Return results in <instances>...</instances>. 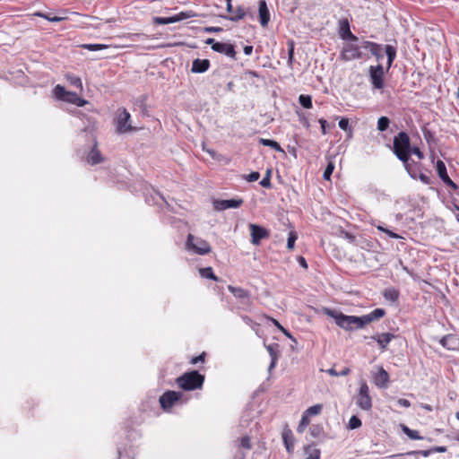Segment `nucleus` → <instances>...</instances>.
<instances>
[{"mask_svg": "<svg viewBox=\"0 0 459 459\" xmlns=\"http://www.w3.org/2000/svg\"><path fill=\"white\" fill-rule=\"evenodd\" d=\"M324 313L333 318L336 325L345 331H353L365 327L361 316H347L330 308H325Z\"/></svg>", "mask_w": 459, "mask_h": 459, "instance_id": "nucleus-1", "label": "nucleus"}, {"mask_svg": "<svg viewBox=\"0 0 459 459\" xmlns=\"http://www.w3.org/2000/svg\"><path fill=\"white\" fill-rule=\"evenodd\" d=\"M205 377L196 370L186 372L176 378V384L184 391H195L204 385Z\"/></svg>", "mask_w": 459, "mask_h": 459, "instance_id": "nucleus-2", "label": "nucleus"}, {"mask_svg": "<svg viewBox=\"0 0 459 459\" xmlns=\"http://www.w3.org/2000/svg\"><path fill=\"white\" fill-rule=\"evenodd\" d=\"M394 152L403 163H407L411 156V142L405 132H400L394 138Z\"/></svg>", "mask_w": 459, "mask_h": 459, "instance_id": "nucleus-3", "label": "nucleus"}, {"mask_svg": "<svg viewBox=\"0 0 459 459\" xmlns=\"http://www.w3.org/2000/svg\"><path fill=\"white\" fill-rule=\"evenodd\" d=\"M186 247L187 250L193 251L194 253L201 255L211 252V246L206 240L200 238H195L192 234H188Z\"/></svg>", "mask_w": 459, "mask_h": 459, "instance_id": "nucleus-4", "label": "nucleus"}, {"mask_svg": "<svg viewBox=\"0 0 459 459\" xmlns=\"http://www.w3.org/2000/svg\"><path fill=\"white\" fill-rule=\"evenodd\" d=\"M341 59L344 61H351L354 59H359L364 56V54L359 50V43L347 40L342 47L341 51Z\"/></svg>", "mask_w": 459, "mask_h": 459, "instance_id": "nucleus-5", "label": "nucleus"}, {"mask_svg": "<svg viewBox=\"0 0 459 459\" xmlns=\"http://www.w3.org/2000/svg\"><path fill=\"white\" fill-rule=\"evenodd\" d=\"M53 94L57 100L74 104L78 107H82L87 103L77 93L68 91L65 88H55Z\"/></svg>", "mask_w": 459, "mask_h": 459, "instance_id": "nucleus-6", "label": "nucleus"}, {"mask_svg": "<svg viewBox=\"0 0 459 459\" xmlns=\"http://www.w3.org/2000/svg\"><path fill=\"white\" fill-rule=\"evenodd\" d=\"M356 404L363 411H370L372 408V400L369 395V388L366 382H363L356 396Z\"/></svg>", "mask_w": 459, "mask_h": 459, "instance_id": "nucleus-7", "label": "nucleus"}, {"mask_svg": "<svg viewBox=\"0 0 459 459\" xmlns=\"http://www.w3.org/2000/svg\"><path fill=\"white\" fill-rule=\"evenodd\" d=\"M182 397L183 394L181 392L170 390L166 391L159 399L160 407L163 411H169L171 408L182 399Z\"/></svg>", "mask_w": 459, "mask_h": 459, "instance_id": "nucleus-8", "label": "nucleus"}, {"mask_svg": "<svg viewBox=\"0 0 459 459\" xmlns=\"http://www.w3.org/2000/svg\"><path fill=\"white\" fill-rule=\"evenodd\" d=\"M196 14L193 11L180 12L179 13L171 17H155L154 23L160 25H166L169 23L178 22L186 19L195 17Z\"/></svg>", "mask_w": 459, "mask_h": 459, "instance_id": "nucleus-9", "label": "nucleus"}, {"mask_svg": "<svg viewBox=\"0 0 459 459\" xmlns=\"http://www.w3.org/2000/svg\"><path fill=\"white\" fill-rule=\"evenodd\" d=\"M130 114L127 112L126 108H123L118 112L116 119L117 133L124 134L134 129V127L130 124H128Z\"/></svg>", "mask_w": 459, "mask_h": 459, "instance_id": "nucleus-10", "label": "nucleus"}, {"mask_svg": "<svg viewBox=\"0 0 459 459\" xmlns=\"http://www.w3.org/2000/svg\"><path fill=\"white\" fill-rule=\"evenodd\" d=\"M338 33L340 38L344 41L351 40L353 42H359V38L351 31L350 22L346 18L339 21Z\"/></svg>", "mask_w": 459, "mask_h": 459, "instance_id": "nucleus-11", "label": "nucleus"}, {"mask_svg": "<svg viewBox=\"0 0 459 459\" xmlns=\"http://www.w3.org/2000/svg\"><path fill=\"white\" fill-rule=\"evenodd\" d=\"M249 230L251 234V242L255 246H258L263 238H266L270 235L268 230L256 224H250Z\"/></svg>", "mask_w": 459, "mask_h": 459, "instance_id": "nucleus-12", "label": "nucleus"}, {"mask_svg": "<svg viewBox=\"0 0 459 459\" xmlns=\"http://www.w3.org/2000/svg\"><path fill=\"white\" fill-rule=\"evenodd\" d=\"M244 201L242 198H234L230 200H215L213 202V207L217 211H224L231 208H238L243 204Z\"/></svg>", "mask_w": 459, "mask_h": 459, "instance_id": "nucleus-13", "label": "nucleus"}, {"mask_svg": "<svg viewBox=\"0 0 459 459\" xmlns=\"http://www.w3.org/2000/svg\"><path fill=\"white\" fill-rule=\"evenodd\" d=\"M369 76L373 86H383L384 68L382 65L370 66Z\"/></svg>", "mask_w": 459, "mask_h": 459, "instance_id": "nucleus-14", "label": "nucleus"}, {"mask_svg": "<svg viewBox=\"0 0 459 459\" xmlns=\"http://www.w3.org/2000/svg\"><path fill=\"white\" fill-rule=\"evenodd\" d=\"M437 171L439 178L443 180V182L446 186L452 187L453 189L457 188L456 184L449 178L447 171H446V167L442 160H437Z\"/></svg>", "mask_w": 459, "mask_h": 459, "instance_id": "nucleus-15", "label": "nucleus"}, {"mask_svg": "<svg viewBox=\"0 0 459 459\" xmlns=\"http://www.w3.org/2000/svg\"><path fill=\"white\" fill-rule=\"evenodd\" d=\"M281 437L287 452L289 454H292L294 450L295 438L291 429L288 426L283 429Z\"/></svg>", "mask_w": 459, "mask_h": 459, "instance_id": "nucleus-16", "label": "nucleus"}, {"mask_svg": "<svg viewBox=\"0 0 459 459\" xmlns=\"http://www.w3.org/2000/svg\"><path fill=\"white\" fill-rule=\"evenodd\" d=\"M212 49L233 59L236 58V52L232 44L219 42L212 46Z\"/></svg>", "mask_w": 459, "mask_h": 459, "instance_id": "nucleus-17", "label": "nucleus"}, {"mask_svg": "<svg viewBox=\"0 0 459 459\" xmlns=\"http://www.w3.org/2000/svg\"><path fill=\"white\" fill-rule=\"evenodd\" d=\"M374 384L380 388H386L389 383V374L383 368L373 376Z\"/></svg>", "mask_w": 459, "mask_h": 459, "instance_id": "nucleus-18", "label": "nucleus"}, {"mask_svg": "<svg viewBox=\"0 0 459 459\" xmlns=\"http://www.w3.org/2000/svg\"><path fill=\"white\" fill-rule=\"evenodd\" d=\"M394 337L395 336L393 333H377V334L372 336L371 338L377 342V344L380 346V348L382 350H386L388 344L391 342V341L393 339H394Z\"/></svg>", "mask_w": 459, "mask_h": 459, "instance_id": "nucleus-19", "label": "nucleus"}, {"mask_svg": "<svg viewBox=\"0 0 459 459\" xmlns=\"http://www.w3.org/2000/svg\"><path fill=\"white\" fill-rule=\"evenodd\" d=\"M258 13L260 23L263 27H265L270 21V13L267 7V4L264 0H261L259 2Z\"/></svg>", "mask_w": 459, "mask_h": 459, "instance_id": "nucleus-20", "label": "nucleus"}, {"mask_svg": "<svg viewBox=\"0 0 459 459\" xmlns=\"http://www.w3.org/2000/svg\"><path fill=\"white\" fill-rule=\"evenodd\" d=\"M385 315V311L383 308H376L368 315L362 316V321L364 324V326L370 324L371 322L377 320L381 317H383Z\"/></svg>", "mask_w": 459, "mask_h": 459, "instance_id": "nucleus-21", "label": "nucleus"}, {"mask_svg": "<svg viewBox=\"0 0 459 459\" xmlns=\"http://www.w3.org/2000/svg\"><path fill=\"white\" fill-rule=\"evenodd\" d=\"M88 163L91 165H96L103 161V157L100 152L98 150V143H95L91 152L87 156Z\"/></svg>", "mask_w": 459, "mask_h": 459, "instance_id": "nucleus-22", "label": "nucleus"}, {"mask_svg": "<svg viewBox=\"0 0 459 459\" xmlns=\"http://www.w3.org/2000/svg\"><path fill=\"white\" fill-rule=\"evenodd\" d=\"M228 290L233 296L238 299H250V292L247 290H245L240 287H235L233 285H229Z\"/></svg>", "mask_w": 459, "mask_h": 459, "instance_id": "nucleus-23", "label": "nucleus"}, {"mask_svg": "<svg viewBox=\"0 0 459 459\" xmlns=\"http://www.w3.org/2000/svg\"><path fill=\"white\" fill-rule=\"evenodd\" d=\"M247 15H249L253 18V14L248 13V10L245 9L243 6H237L233 12V15L227 17L231 22H238L239 20L244 19Z\"/></svg>", "mask_w": 459, "mask_h": 459, "instance_id": "nucleus-24", "label": "nucleus"}, {"mask_svg": "<svg viewBox=\"0 0 459 459\" xmlns=\"http://www.w3.org/2000/svg\"><path fill=\"white\" fill-rule=\"evenodd\" d=\"M210 65V62L207 59H195L193 61L191 71L193 73H204Z\"/></svg>", "mask_w": 459, "mask_h": 459, "instance_id": "nucleus-25", "label": "nucleus"}, {"mask_svg": "<svg viewBox=\"0 0 459 459\" xmlns=\"http://www.w3.org/2000/svg\"><path fill=\"white\" fill-rule=\"evenodd\" d=\"M304 452L306 455L305 459H320L321 452L318 448L315 446V445H307L304 447Z\"/></svg>", "mask_w": 459, "mask_h": 459, "instance_id": "nucleus-26", "label": "nucleus"}, {"mask_svg": "<svg viewBox=\"0 0 459 459\" xmlns=\"http://www.w3.org/2000/svg\"><path fill=\"white\" fill-rule=\"evenodd\" d=\"M400 292L394 288H386L383 291V296L386 300L396 302L399 299Z\"/></svg>", "mask_w": 459, "mask_h": 459, "instance_id": "nucleus-27", "label": "nucleus"}, {"mask_svg": "<svg viewBox=\"0 0 459 459\" xmlns=\"http://www.w3.org/2000/svg\"><path fill=\"white\" fill-rule=\"evenodd\" d=\"M440 344L446 350H455V339L453 334H446L443 336L440 341Z\"/></svg>", "mask_w": 459, "mask_h": 459, "instance_id": "nucleus-28", "label": "nucleus"}, {"mask_svg": "<svg viewBox=\"0 0 459 459\" xmlns=\"http://www.w3.org/2000/svg\"><path fill=\"white\" fill-rule=\"evenodd\" d=\"M265 347H266V350L272 359L270 368H273L278 359L277 350H278L279 344L273 343V344L266 345Z\"/></svg>", "mask_w": 459, "mask_h": 459, "instance_id": "nucleus-29", "label": "nucleus"}, {"mask_svg": "<svg viewBox=\"0 0 459 459\" xmlns=\"http://www.w3.org/2000/svg\"><path fill=\"white\" fill-rule=\"evenodd\" d=\"M359 50H361L362 48L367 49L370 51L372 55H377L376 51L378 49V44L368 40L361 41L360 44H359Z\"/></svg>", "mask_w": 459, "mask_h": 459, "instance_id": "nucleus-30", "label": "nucleus"}, {"mask_svg": "<svg viewBox=\"0 0 459 459\" xmlns=\"http://www.w3.org/2000/svg\"><path fill=\"white\" fill-rule=\"evenodd\" d=\"M310 418L311 417H309L307 412H303L301 420L297 427L298 433L301 434L306 430L307 427L310 424Z\"/></svg>", "mask_w": 459, "mask_h": 459, "instance_id": "nucleus-31", "label": "nucleus"}, {"mask_svg": "<svg viewBox=\"0 0 459 459\" xmlns=\"http://www.w3.org/2000/svg\"><path fill=\"white\" fill-rule=\"evenodd\" d=\"M385 50L387 56V68H389L396 56V48L391 45H386Z\"/></svg>", "mask_w": 459, "mask_h": 459, "instance_id": "nucleus-32", "label": "nucleus"}, {"mask_svg": "<svg viewBox=\"0 0 459 459\" xmlns=\"http://www.w3.org/2000/svg\"><path fill=\"white\" fill-rule=\"evenodd\" d=\"M199 273L203 278L211 279L215 281H219V278L213 273L212 267L201 268L199 269Z\"/></svg>", "mask_w": 459, "mask_h": 459, "instance_id": "nucleus-33", "label": "nucleus"}, {"mask_svg": "<svg viewBox=\"0 0 459 459\" xmlns=\"http://www.w3.org/2000/svg\"><path fill=\"white\" fill-rule=\"evenodd\" d=\"M327 160H328V162H327V166L326 168L325 169V171H324V174H323V178L325 180H330L331 179V176L334 170V168H335V164L334 162L327 157Z\"/></svg>", "mask_w": 459, "mask_h": 459, "instance_id": "nucleus-34", "label": "nucleus"}, {"mask_svg": "<svg viewBox=\"0 0 459 459\" xmlns=\"http://www.w3.org/2000/svg\"><path fill=\"white\" fill-rule=\"evenodd\" d=\"M323 408H324V405L322 403H317V404H315V405L310 406L309 408H307L305 411V412H307V414L309 417L316 416V415H319L322 412Z\"/></svg>", "mask_w": 459, "mask_h": 459, "instance_id": "nucleus-35", "label": "nucleus"}, {"mask_svg": "<svg viewBox=\"0 0 459 459\" xmlns=\"http://www.w3.org/2000/svg\"><path fill=\"white\" fill-rule=\"evenodd\" d=\"M260 143L264 145V146H269L271 148H273V150L275 151H278V152H282V149L281 147V145L279 144V143H277L276 141L274 140H271V139H261L260 140Z\"/></svg>", "mask_w": 459, "mask_h": 459, "instance_id": "nucleus-36", "label": "nucleus"}, {"mask_svg": "<svg viewBox=\"0 0 459 459\" xmlns=\"http://www.w3.org/2000/svg\"><path fill=\"white\" fill-rule=\"evenodd\" d=\"M298 239V234L296 231L291 230L289 232L288 240H287V248L289 250H292L295 246V242Z\"/></svg>", "mask_w": 459, "mask_h": 459, "instance_id": "nucleus-37", "label": "nucleus"}, {"mask_svg": "<svg viewBox=\"0 0 459 459\" xmlns=\"http://www.w3.org/2000/svg\"><path fill=\"white\" fill-rule=\"evenodd\" d=\"M34 15L36 16H39V17H42L49 22H60L63 20L62 17H58V16H56V15H53L51 13H40V12H37L34 13Z\"/></svg>", "mask_w": 459, "mask_h": 459, "instance_id": "nucleus-38", "label": "nucleus"}, {"mask_svg": "<svg viewBox=\"0 0 459 459\" xmlns=\"http://www.w3.org/2000/svg\"><path fill=\"white\" fill-rule=\"evenodd\" d=\"M361 425H362V422L359 420V418L355 416V415H353V416L351 417L347 428L349 429H356L360 428Z\"/></svg>", "mask_w": 459, "mask_h": 459, "instance_id": "nucleus-39", "label": "nucleus"}, {"mask_svg": "<svg viewBox=\"0 0 459 459\" xmlns=\"http://www.w3.org/2000/svg\"><path fill=\"white\" fill-rule=\"evenodd\" d=\"M389 124H390V120L387 117H381L378 118V121H377V129L380 132H384L388 128Z\"/></svg>", "mask_w": 459, "mask_h": 459, "instance_id": "nucleus-40", "label": "nucleus"}, {"mask_svg": "<svg viewBox=\"0 0 459 459\" xmlns=\"http://www.w3.org/2000/svg\"><path fill=\"white\" fill-rule=\"evenodd\" d=\"M403 431L404 433L411 438V439H413V440H420L422 439L423 437L420 435L419 431L417 430H413V429H409L408 427H404L403 429Z\"/></svg>", "mask_w": 459, "mask_h": 459, "instance_id": "nucleus-41", "label": "nucleus"}, {"mask_svg": "<svg viewBox=\"0 0 459 459\" xmlns=\"http://www.w3.org/2000/svg\"><path fill=\"white\" fill-rule=\"evenodd\" d=\"M299 100L300 105L305 108H312V99L309 95H300Z\"/></svg>", "mask_w": 459, "mask_h": 459, "instance_id": "nucleus-42", "label": "nucleus"}, {"mask_svg": "<svg viewBox=\"0 0 459 459\" xmlns=\"http://www.w3.org/2000/svg\"><path fill=\"white\" fill-rule=\"evenodd\" d=\"M263 187L271 188V170H267L265 176L259 183Z\"/></svg>", "mask_w": 459, "mask_h": 459, "instance_id": "nucleus-43", "label": "nucleus"}, {"mask_svg": "<svg viewBox=\"0 0 459 459\" xmlns=\"http://www.w3.org/2000/svg\"><path fill=\"white\" fill-rule=\"evenodd\" d=\"M239 442L241 447L247 450H250L252 448L251 439L249 436H244L240 437Z\"/></svg>", "mask_w": 459, "mask_h": 459, "instance_id": "nucleus-44", "label": "nucleus"}, {"mask_svg": "<svg viewBox=\"0 0 459 459\" xmlns=\"http://www.w3.org/2000/svg\"><path fill=\"white\" fill-rule=\"evenodd\" d=\"M309 433L313 437H318L323 433V428L320 425H313L309 429Z\"/></svg>", "mask_w": 459, "mask_h": 459, "instance_id": "nucleus-45", "label": "nucleus"}, {"mask_svg": "<svg viewBox=\"0 0 459 459\" xmlns=\"http://www.w3.org/2000/svg\"><path fill=\"white\" fill-rule=\"evenodd\" d=\"M82 48L91 51H96L106 48V46L101 44H83Z\"/></svg>", "mask_w": 459, "mask_h": 459, "instance_id": "nucleus-46", "label": "nucleus"}, {"mask_svg": "<svg viewBox=\"0 0 459 459\" xmlns=\"http://www.w3.org/2000/svg\"><path fill=\"white\" fill-rule=\"evenodd\" d=\"M377 230H380V231L385 232L388 237H390L392 238H395V239L402 238V237L399 234L394 233L392 230H388L386 228H384L382 226H378Z\"/></svg>", "mask_w": 459, "mask_h": 459, "instance_id": "nucleus-47", "label": "nucleus"}, {"mask_svg": "<svg viewBox=\"0 0 459 459\" xmlns=\"http://www.w3.org/2000/svg\"><path fill=\"white\" fill-rule=\"evenodd\" d=\"M205 358H206V353L204 351H203L200 355H198L196 357H193L189 360V363L192 364V365H195V364H197L199 362L204 363L205 361Z\"/></svg>", "mask_w": 459, "mask_h": 459, "instance_id": "nucleus-48", "label": "nucleus"}, {"mask_svg": "<svg viewBox=\"0 0 459 459\" xmlns=\"http://www.w3.org/2000/svg\"><path fill=\"white\" fill-rule=\"evenodd\" d=\"M289 49H288V56H289V63L291 65L294 58V43L293 41H290L289 43Z\"/></svg>", "mask_w": 459, "mask_h": 459, "instance_id": "nucleus-49", "label": "nucleus"}, {"mask_svg": "<svg viewBox=\"0 0 459 459\" xmlns=\"http://www.w3.org/2000/svg\"><path fill=\"white\" fill-rule=\"evenodd\" d=\"M259 178H260V173L257 171L251 172L250 174H248L247 176L245 177V178L248 182H255V181L258 180Z\"/></svg>", "mask_w": 459, "mask_h": 459, "instance_id": "nucleus-50", "label": "nucleus"}, {"mask_svg": "<svg viewBox=\"0 0 459 459\" xmlns=\"http://www.w3.org/2000/svg\"><path fill=\"white\" fill-rule=\"evenodd\" d=\"M342 236L351 244H354L356 241V237L348 231H342Z\"/></svg>", "mask_w": 459, "mask_h": 459, "instance_id": "nucleus-51", "label": "nucleus"}, {"mask_svg": "<svg viewBox=\"0 0 459 459\" xmlns=\"http://www.w3.org/2000/svg\"><path fill=\"white\" fill-rule=\"evenodd\" d=\"M69 79V82L73 85V86H82V81L79 77H76V76H69L68 77Z\"/></svg>", "mask_w": 459, "mask_h": 459, "instance_id": "nucleus-52", "label": "nucleus"}, {"mask_svg": "<svg viewBox=\"0 0 459 459\" xmlns=\"http://www.w3.org/2000/svg\"><path fill=\"white\" fill-rule=\"evenodd\" d=\"M411 454L421 455L422 456L427 457V456L432 455L433 451H432V447H431V448H429L428 450L413 451V452H411Z\"/></svg>", "mask_w": 459, "mask_h": 459, "instance_id": "nucleus-53", "label": "nucleus"}, {"mask_svg": "<svg viewBox=\"0 0 459 459\" xmlns=\"http://www.w3.org/2000/svg\"><path fill=\"white\" fill-rule=\"evenodd\" d=\"M339 127L342 129V130H344L346 131L349 127V119L348 118H342L340 121H339Z\"/></svg>", "mask_w": 459, "mask_h": 459, "instance_id": "nucleus-54", "label": "nucleus"}, {"mask_svg": "<svg viewBox=\"0 0 459 459\" xmlns=\"http://www.w3.org/2000/svg\"><path fill=\"white\" fill-rule=\"evenodd\" d=\"M320 126H321V130H322V134H327V130H326V126H327V121L324 118H320L318 120Z\"/></svg>", "mask_w": 459, "mask_h": 459, "instance_id": "nucleus-55", "label": "nucleus"}, {"mask_svg": "<svg viewBox=\"0 0 459 459\" xmlns=\"http://www.w3.org/2000/svg\"><path fill=\"white\" fill-rule=\"evenodd\" d=\"M263 316L264 318H266L267 320L271 321L278 329H280V327L281 326L280 322L278 320H276L275 318H273V317H272L270 316H267L265 314H264Z\"/></svg>", "mask_w": 459, "mask_h": 459, "instance_id": "nucleus-56", "label": "nucleus"}, {"mask_svg": "<svg viewBox=\"0 0 459 459\" xmlns=\"http://www.w3.org/2000/svg\"><path fill=\"white\" fill-rule=\"evenodd\" d=\"M416 155L420 160L423 158V154L418 147H411V154Z\"/></svg>", "mask_w": 459, "mask_h": 459, "instance_id": "nucleus-57", "label": "nucleus"}, {"mask_svg": "<svg viewBox=\"0 0 459 459\" xmlns=\"http://www.w3.org/2000/svg\"><path fill=\"white\" fill-rule=\"evenodd\" d=\"M433 454L434 453H445L447 451L446 446H437L432 447Z\"/></svg>", "mask_w": 459, "mask_h": 459, "instance_id": "nucleus-58", "label": "nucleus"}, {"mask_svg": "<svg viewBox=\"0 0 459 459\" xmlns=\"http://www.w3.org/2000/svg\"><path fill=\"white\" fill-rule=\"evenodd\" d=\"M297 261L300 266H302L304 269H307V263L303 256H301V255L298 256Z\"/></svg>", "mask_w": 459, "mask_h": 459, "instance_id": "nucleus-59", "label": "nucleus"}, {"mask_svg": "<svg viewBox=\"0 0 459 459\" xmlns=\"http://www.w3.org/2000/svg\"><path fill=\"white\" fill-rule=\"evenodd\" d=\"M222 30L221 27H205L204 31L206 32H220Z\"/></svg>", "mask_w": 459, "mask_h": 459, "instance_id": "nucleus-60", "label": "nucleus"}, {"mask_svg": "<svg viewBox=\"0 0 459 459\" xmlns=\"http://www.w3.org/2000/svg\"><path fill=\"white\" fill-rule=\"evenodd\" d=\"M330 376H333V377H339V372L335 370L334 367L329 368L327 371H326Z\"/></svg>", "mask_w": 459, "mask_h": 459, "instance_id": "nucleus-61", "label": "nucleus"}, {"mask_svg": "<svg viewBox=\"0 0 459 459\" xmlns=\"http://www.w3.org/2000/svg\"><path fill=\"white\" fill-rule=\"evenodd\" d=\"M244 53L247 56L251 55L253 52V47L252 46H246L244 47Z\"/></svg>", "mask_w": 459, "mask_h": 459, "instance_id": "nucleus-62", "label": "nucleus"}, {"mask_svg": "<svg viewBox=\"0 0 459 459\" xmlns=\"http://www.w3.org/2000/svg\"><path fill=\"white\" fill-rule=\"evenodd\" d=\"M398 403H399V404H401L404 407H409L411 405V403L406 399H400Z\"/></svg>", "mask_w": 459, "mask_h": 459, "instance_id": "nucleus-63", "label": "nucleus"}, {"mask_svg": "<svg viewBox=\"0 0 459 459\" xmlns=\"http://www.w3.org/2000/svg\"><path fill=\"white\" fill-rule=\"evenodd\" d=\"M455 215L457 221L459 222V206H457L456 204H455Z\"/></svg>", "mask_w": 459, "mask_h": 459, "instance_id": "nucleus-64", "label": "nucleus"}]
</instances>
